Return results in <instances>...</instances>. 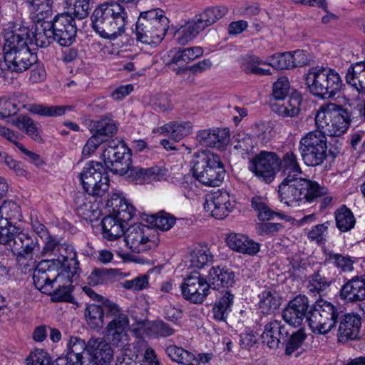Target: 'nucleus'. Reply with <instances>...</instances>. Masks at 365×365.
I'll use <instances>...</instances> for the list:
<instances>
[{"instance_id": "55", "label": "nucleus", "mask_w": 365, "mask_h": 365, "mask_svg": "<svg viewBox=\"0 0 365 365\" xmlns=\"http://www.w3.org/2000/svg\"><path fill=\"white\" fill-rule=\"evenodd\" d=\"M290 89L289 79L286 76L279 77L272 86V95L279 101H283L287 96Z\"/></svg>"}, {"instance_id": "42", "label": "nucleus", "mask_w": 365, "mask_h": 365, "mask_svg": "<svg viewBox=\"0 0 365 365\" xmlns=\"http://www.w3.org/2000/svg\"><path fill=\"white\" fill-rule=\"evenodd\" d=\"M92 130L95 135L106 143L108 138L116 133L118 127L115 120L111 118H105L100 120L94 121Z\"/></svg>"}, {"instance_id": "58", "label": "nucleus", "mask_w": 365, "mask_h": 365, "mask_svg": "<svg viewBox=\"0 0 365 365\" xmlns=\"http://www.w3.org/2000/svg\"><path fill=\"white\" fill-rule=\"evenodd\" d=\"M27 365H52L51 358L43 349H36L26 359Z\"/></svg>"}, {"instance_id": "37", "label": "nucleus", "mask_w": 365, "mask_h": 365, "mask_svg": "<svg viewBox=\"0 0 365 365\" xmlns=\"http://www.w3.org/2000/svg\"><path fill=\"white\" fill-rule=\"evenodd\" d=\"M66 255H60L57 258L51 259L53 264L67 274L66 277L72 278L80 270L79 263L76 259V252H66Z\"/></svg>"}, {"instance_id": "24", "label": "nucleus", "mask_w": 365, "mask_h": 365, "mask_svg": "<svg viewBox=\"0 0 365 365\" xmlns=\"http://www.w3.org/2000/svg\"><path fill=\"white\" fill-rule=\"evenodd\" d=\"M29 34L26 28H23L16 31H9L5 34L4 43L3 46L4 57L6 54L11 52H19L23 48L24 49H30L28 46V40Z\"/></svg>"}, {"instance_id": "45", "label": "nucleus", "mask_w": 365, "mask_h": 365, "mask_svg": "<svg viewBox=\"0 0 365 365\" xmlns=\"http://www.w3.org/2000/svg\"><path fill=\"white\" fill-rule=\"evenodd\" d=\"M93 0H66V5L68 14L79 19L88 15Z\"/></svg>"}, {"instance_id": "29", "label": "nucleus", "mask_w": 365, "mask_h": 365, "mask_svg": "<svg viewBox=\"0 0 365 365\" xmlns=\"http://www.w3.org/2000/svg\"><path fill=\"white\" fill-rule=\"evenodd\" d=\"M125 224L113 214L105 217L102 220L104 237L110 241L120 238L125 233Z\"/></svg>"}, {"instance_id": "17", "label": "nucleus", "mask_w": 365, "mask_h": 365, "mask_svg": "<svg viewBox=\"0 0 365 365\" xmlns=\"http://www.w3.org/2000/svg\"><path fill=\"white\" fill-rule=\"evenodd\" d=\"M289 332L282 321L273 320L264 326L261 335L262 343L269 348L276 350L280 344H284Z\"/></svg>"}, {"instance_id": "39", "label": "nucleus", "mask_w": 365, "mask_h": 365, "mask_svg": "<svg viewBox=\"0 0 365 365\" xmlns=\"http://www.w3.org/2000/svg\"><path fill=\"white\" fill-rule=\"evenodd\" d=\"M72 282L70 277H65L60 282L56 283L57 287L54 286V288L49 294L52 302H71L73 297L71 295L72 292Z\"/></svg>"}, {"instance_id": "62", "label": "nucleus", "mask_w": 365, "mask_h": 365, "mask_svg": "<svg viewBox=\"0 0 365 365\" xmlns=\"http://www.w3.org/2000/svg\"><path fill=\"white\" fill-rule=\"evenodd\" d=\"M185 53L183 49L179 50L172 56L170 61L167 63V66L173 71H175L177 73H179L188 63L187 59L184 57Z\"/></svg>"}, {"instance_id": "44", "label": "nucleus", "mask_w": 365, "mask_h": 365, "mask_svg": "<svg viewBox=\"0 0 365 365\" xmlns=\"http://www.w3.org/2000/svg\"><path fill=\"white\" fill-rule=\"evenodd\" d=\"M335 220L336 227L341 232L350 230L355 225V218L352 212L344 205L336 210Z\"/></svg>"}, {"instance_id": "30", "label": "nucleus", "mask_w": 365, "mask_h": 365, "mask_svg": "<svg viewBox=\"0 0 365 365\" xmlns=\"http://www.w3.org/2000/svg\"><path fill=\"white\" fill-rule=\"evenodd\" d=\"M279 170L284 178H302V169L297 161V155L293 152L285 153L279 159Z\"/></svg>"}, {"instance_id": "59", "label": "nucleus", "mask_w": 365, "mask_h": 365, "mask_svg": "<svg viewBox=\"0 0 365 365\" xmlns=\"http://www.w3.org/2000/svg\"><path fill=\"white\" fill-rule=\"evenodd\" d=\"M20 207L13 201H6L0 207V217H6L11 220L20 217Z\"/></svg>"}, {"instance_id": "5", "label": "nucleus", "mask_w": 365, "mask_h": 365, "mask_svg": "<svg viewBox=\"0 0 365 365\" xmlns=\"http://www.w3.org/2000/svg\"><path fill=\"white\" fill-rule=\"evenodd\" d=\"M191 164L195 178L204 185L217 187L224 179L225 170L217 154L210 152L197 153Z\"/></svg>"}, {"instance_id": "57", "label": "nucleus", "mask_w": 365, "mask_h": 365, "mask_svg": "<svg viewBox=\"0 0 365 365\" xmlns=\"http://www.w3.org/2000/svg\"><path fill=\"white\" fill-rule=\"evenodd\" d=\"M252 205L257 211V215L261 220H269L277 215L267 206L264 200L260 197H254Z\"/></svg>"}, {"instance_id": "35", "label": "nucleus", "mask_w": 365, "mask_h": 365, "mask_svg": "<svg viewBox=\"0 0 365 365\" xmlns=\"http://www.w3.org/2000/svg\"><path fill=\"white\" fill-rule=\"evenodd\" d=\"M74 202L78 215L89 220H96L98 217L101 211L95 204L91 203L84 193L76 194Z\"/></svg>"}, {"instance_id": "4", "label": "nucleus", "mask_w": 365, "mask_h": 365, "mask_svg": "<svg viewBox=\"0 0 365 365\" xmlns=\"http://www.w3.org/2000/svg\"><path fill=\"white\" fill-rule=\"evenodd\" d=\"M169 28V20L160 9L141 12L136 22L138 41L145 44L159 43Z\"/></svg>"}, {"instance_id": "2", "label": "nucleus", "mask_w": 365, "mask_h": 365, "mask_svg": "<svg viewBox=\"0 0 365 365\" xmlns=\"http://www.w3.org/2000/svg\"><path fill=\"white\" fill-rule=\"evenodd\" d=\"M280 201L292 206L305 200L312 202L327 193V189L304 178H284L278 187Z\"/></svg>"}, {"instance_id": "18", "label": "nucleus", "mask_w": 365, "mask_h": 365, "mask_svg": "<svg viewBox=\"0 0 365 365\" xmlns=\"http://www.w3.org/2000/svg\"><path fill=\"white\" fill-rule=\"evenodd\" d=\"M340 297L348 303L365 300V274L356 275L347 280L340 289Z\"/></svg>"}, {"instance_id": "27", "label": "nucleus", "mask_w": 365, "mask_h": 365, "mask_svg": "<svg viewBox=\"0 0 365 365\" xmlns=\"http://www.w3.org/2000/svg\"><path fill=\"white\" fill-rule=\"evenodd\" d=\"M115 304L110 300H106L101 304H89L85 312L86 319L89 326L93 329L103 327L104 319H106L107 306Z\"/></svg>"}, {"instance_id": "20", "label": "nucleus", "mask_w": 365, "mask_h": 365, "mask_svg": "<svg viewBox=\"0 0 365 365\" xmlns=\"http://www.w3.org/2000/svg\"><path fill=\"white\" fill-rule=\"evenodd\" d=\"M229 130L227 128H212L200 130L196 140L202 146L221 148L228 143Z\"/></svg>"}, {"instance_id": "61", "label": "nucleus", "mask_w": 365, "mask_h": 365, "mask_svg": "<svg viewBox=\"0 0 365 365\" xmlns=\"http://www.w3.org/2000/svg\"><path fill=\"white\" fill-rule=\"evenodd\" d=\"M0 160L19 176H25L26 170L21 162L14 160L11 156L0 152Z\"/></svg>"}, {"instance_id": "34", "label": "nucleus", "mask_w": 365, "mask_h": 365, "mask_svg": "<svg viewBox=\"0 0 365 365\" xmlns=\"http://www.w3.org/2000/svg\"><path fill=\"white\" fill-rule=\"evenodd\" d=\"M228 247L232 251H259V244L242 234L231 233L226 238Z\"/></svg>"}, {"instance_id": "53", "label": "nucleus", "mask_w": 365, "mask_h": 365, "mask_svg": "<svg viewBox=\"0 0 365 365\" xmlns=\"http://www.w3.org/2000/svg\"><path fill=\"white\" fill-rule=\"evenodd\" d=\"M68 108L63 106H45L43 105H31L30 111L43 116H58L63 115Z\"/></svg>"}, {"instance_id": "64", "label": "nucleus", "mask_w": 365, "mask_h": 365, "mask_svg": "<svg viewBox=\"0 0 365 365\" xmlns=\"http://www.w3.org/2000/svg\"><path fill=\"white\" fill-rule=\"evenodd\" d=\"M122 284L126 289L140 291L148 287V279L147 276L142 275L131 280H126Z\"/></svg>"}, {"instance_id": "11", "label": "nucleus", "mask_w": 365, "mask_h": 365, "mask_svg": "<svg viewBox=\"0 0 365 365\" xmlns=\"http://www.w3.org/2000/svg\"><path fill=\"white\" fill-rule=\"evenodd\" d=\"M106 168L113 173L124 175L130 167V153L125 144L118 140L108 141L102 154Z\"/></svg>"}, {"instance_id": "6", "label": "nucleus", "mask_w": 365, "mask_h": 365, "mask_svg": "<svg viewBox=\"0 0 365 365\" xmlns=\"http://www.w3.org/2000/svg\"><path fill=\"white\" fill-rule=\"evenodd\" d=\"M318 131L326 135L339 137L344 134L350 123L348 111L335 103L322 106L315 115Z\"/></svg>"}, {"instance_id": "56", "label": "nucleus", "mask_w": 365, "mask_h": 365, "mask_svg": "<svg viewBox=\"0 0 365 365\" xmlns=\"http://www.w3.org/2000/svg\"><path fill=\"white\" fill-rule=\"evenodd\" d=\"M113 271L104 268L94 269L87 278L88 284L91 286H97L108 283L110 277V272Z\"/></svg>"}, {"instance_id": "7", "label": "nucleus", "mask_w": 365, "mask_h": 365, "mask_svg": "<svg viewBox=\"0 0 365 365\" xmlns=\"http://www.w3.org/2000/svg\"><path fill=\"white\" fill-rule=\"evenodd\" d=\"M307 322L314 332L325 334L335 327L342 312L324 299L317 300L309 311Z\"/></svg>"}, {"instance_id": "32", "label": "nucleus", "mask_w": 365, "mask_h": 365, "mask_svg": "<svg viewBox=\"0 0 365 365\" xmlns=\"http://www.w3.org/2000/svg\"><path fill=\"white\" fill-rule=\"evenodd\" d=\"M128 178H133V180L138 183L149 182L152 180H159L165 175L164 170L158 168H142L139 167H130Z\"/></svg>"}, {"instance_id": "47", "label": "nucleus", "mask_w": 365, "mask_h": 365, "mask_svg": "<svg viewBox=\"0 0 365 365\" xmlns=\"http://www.w3.org/2000/svg\"><path fill=\"white\" fill-rule=\"evenodd\" d=\"M68 351L66 354L67 357H69L70 361L72 359L76 361H83V354L86 350L88 352V341L85 342L84 340L77 336H72L68 344Z\"/></svg>"}, {"instance_id": "41", "label": "nucleus", "mask_w": 365, "mask_h": 365, "mask_svg": "<svg viewBox=\"0 0 365 365\" xmlns=\"http://www.w3.org/2000/svg\"><path fill=\"white\" fill-rule=\"evenodd\" d=\"M150 231L148 226L135 225L130 226L125 232V242L129 249H137L145 242V234Z\"/></svg>"}, {"instance_id": "43", "label": "nucleus", "mask_w": 365, "mask_h": 365, "mask_svg": "<svg viewBox=\"0 0 365 365\" xmlns=\"http://www.w3.org/2000/svg\"><path fill=\"white\" fill-rule=\"evenodd\" d=\"M159 131L161 133H169L173 140L179 141L192 133V124L190 121L182 123H170L160 128Z\"/></svg>"}, {"instance_id": "48", "label": "nucleus", "mask_w": 365, "mask_h": 365, "mask_svg": "<svg viewBox=\"0 0 365 365\" xmlns=\"http://www.w3.org/2000/svg\"><path fill=\"white\" fill-rule=\"evenodd\" d=\"M165 351L172 361L182 365L192 364L194 360V354L182 347L170 345L166 348Z\"/></svg>"}, {"instance_id": "19", "label": "nucleus", "mask_w": 365, "mask_h": 365, "mask_svg": "<svg viewBox=\"0 0 365 365\" xmlns=\"http://www.w3.org/2000/svg\"><path fill=\"white\" fill-rule=\"evenodd\" d=\"M88 353L93 361L87 365H108L113 359V350L103 338L93 337L88 340Z\"/></svg>"}, {"instance_id": "33", "label": "nucleus", "mask_w": 365, "mask_h": 365, "mask_svg": "<svg viewBox=\"0 0 365 365\" xmlns=\"http://www.w3.org/2000/svg\"><path fill=\"white\" fill-rule=\"evenodd\" d=\"M302 97L298 94L292 95L286 101H279L272 106L274 112L283 117H294L299 114Z\"/></svg>"}, {"instance_id": "31", "label": "nucleus", "mask_w": 365, "mask_h": 365, "mask_svg": "<svg viewBox=\"0 0 365 365\" xmlns=\"http://www.w3.org/2000/svg\"><path fill=\"white\" fill-rule=\"evenodd\" d=\"M227 9L223 6L209 7L194 18L202 31L225 16Z\"/></svg>"}, {"instance_id": "22", "label": "nucleus", "mask_w": 365, "mask_h": 365, "mask_svg": "<svg viewBox=\"0 0 365 365\" xmlns=\"http://www.w3.org/2000/svg\"><path fill=\"white\" fill-rule=\"evenodd\" d=\"M45 264L40 262L35 268L33 274L34 283L38 290L44 294H50L54 285L64 278L63 274H57L53 279H51V271L46 269Z\"/></svg>"}, {"instance_id": "63", "label": "nucleus", "mask_w": 365, "mask_h": 365, "mask_svg": "<svg viewBox=\"0 0 365 365\" xmlns=\"http://www.w3.org/2000/svg\"><path fill=\"white\" fill-rule=\"evenodd\" d=\"M17 104L10 99H0V118H5L15 115L18 112Z\"/></svg>"}, {"instance_id": "52", "label": "nucleus", "mask_w": 365, "mask_h": 365, "mask_svg": "<svg viewBox=\"0 0 365 365\" xmlns=\"http://www.w3.org/2000/svg\"><path fill=\"white\" fill-rule=\"evenodd\" d=\"M306 334L302 330H298L287 336L285 341V354L290 356L296 351L304 343L306 339Z\"/></svg>"}, {"instance_id": "54", "label": "nucleus", "mask_w": 365, "mask_h": 365, "mask_svg": "<svg viewBox=\"0 0 365 365\" xmlns=\"http://www.w3.org/2000/svg\"><path fill=\"white\" fill-rule=\"evenodd\" d=\"M30 4L38 20L44 19L51 15V0H31Z\"/></svg>"}, {"instance_id": "10", "label": "nucleus", "mask_w": 365, "mask_h": 365, "mask_svg": "<svg viewBox=\"0 0 365 365\" xmlns=\"http://www.w3.org/2000/svg\"><path fill=\"white\" fill-rule=\"evenodd\" d=\"M80 178L83 189L89 195L102 196L108 189V175L101 163H87Z\"/></svg>"}, {"instance_id": "14", "label": "nucleus", "mask_w": 365, "mask_h": 365, "mask_svg": "<svg viewBox=\"0 0 365 365\" xmlns=\"http://www.w3.org/2000/svg\"><path fill=\"white\" fill-rule=\"evenodd\" d=\"M235 202L230 201L229 193L225 190H218L207 195L204 207L206 212L218 220H222L234 209Z\"/></svg>"}, {"instance_id": "40", "label": "nucleus", "mask_w": 365, "mask_h": 365, "mask_svg": "<svg viewBox=\"0 0 365 365\" xmlns=\"http://www.w3.org/2000/svg\"><path fill=\"white\" fill-rule=\"evenodd\" d=\"M259 307L264 314H270L277 310L282 302L279 294L274 290H264L259 296Z\"/></svg>"}, {"instance_id": "60", "label": "nucleus", "mask_w": 365, "mask_h": 365, "mask_svg": "<svg viewBox=\"0 0 365 365\" xmlns=\"http://www.w3.org/2000/svg\"><path fill=\"white\" fill-rule=\"evenodd\" d=\"M330 283L326 277L322 276L319 273H315L310 277L308 287L311 292H317L319 293L320 292L327 289Z\"/></svg>"}, {"instance_id": "8", "label": "nucleus", "mask_w": 365, "mask_h": 365, "mask_svg": "<svg viewBox=\"0 0 365 365\" xmlns=\"http://www.w3.org/2000/svg\"><path fill=\"white\" fill-rule=\"evenodd\" d=\"M299 150L306 165H321L327 156V138L318 130L309 132L301 139Z\"/></svg>"}, {"instance_id": "13", "label": "nucleus", "mask_w": 365, "mask_h": 365, "mask_svg": "<svg viewBox=\"0 0 365 365\" xmlns=\"http://www.w3.org/2000/svg\"><path fill=\"white\" fill-rule=\"evenodd\" d=\"M279 166V158L274 153L262 151L250 161L249 169L263 181L271 182Z\"/></svg>"}, {"instance_id": "1", "label": "nucleus", "mask_w": 365, "mask_h": 365, "mask_svg": "<svg viewBox=\"0 0 365 365\" xmlns=\"http://www.w3.org/2000/svg\"><path fill=\"white\" fill-rule=\"evenodd\" d=\"M94 30L104 38L115 39L125 31L128 14L125 8L114 1L98 6L91 16Z\"/></svg>"}, {"instance_id": "23", "label": "nucleus", "mask_w": 365, "mask_h": 365, "mask_svg": "<svg viewBox=\"0 0 365 365\" xmlns=\"http://www.w3.org/2000/svg\"><path fill=\"white\" fill-rule=\"evenodd\" d=\"M235 274L226 267H212L208 272V283L212 289L220 287L230 288L234 287L236 282Z\"/></svg>"}, {"instance_id": "15", "label": "nucleus", "mask_w": 365, "mask_h": 365, "mask_svg": "<svg viewBox=\"0 0 365 365\" xmlns=\"http://www.w3.org/2000/svg\"><path fill=\"white\" fill-rule=\"evenodd\" d=\"M55 41L61 46H68L75 40L77 29L74 19L68 13L56 16L51 23Z\"/></svg>"}, {"instance_id": "50", "label": "nucleus", "mask_w": 365, "mask_h": 365, "mask_svg": "<svg viewBox=\"0 0 365 365\" xmlns=\"http://www.w3.org/2000/svg\"><path fill=\"white\" fill-rule=\"evenodd\" d=\"M267 65L277 69H289L294 68L291 52L275 53L268 58Z\"/></svg>"}, {"instance_id": "16", "label": "nucleus", "mask_w": 365, "mask_h": 365, "mask_svg": "<svg viewBox=\"0 0 365 365\" xmlns=\"http://www.w3.org/2000/svg\"><path fill=\"white\" fill-rule=\"evenodd\" d=\"M310 308L308 298L299 294L289 302L283 310L282 317L289 325L298 327L304 319L307 321Z\"/></svg>"}, {"instance_id": "21", "label": "nucleus", "mask_w": 365, "mask_h": 365, "mask_svg": "<svg viewBox=\"0 0 365 365\" xmlns=\"http://www.w3.org/2000/svg\"><path fill=\"white\" fill-rule=\"evenodd\" d=\"M5 63L9 70L18 73L23 72L31 67L36 61V56L31 49H23L19 52L6 54Z\"/></svg>"}, {"instance_id": "12", "label": "nucleus", "mask_w": 365, "mask_h": 365, "mask_svg": "<svg viewBox=\"0 0 365 365\" xmlns=\"http://www.w3.org/2000/svg\"><path fill=\"white\" fill-rule=\"evenodd\" d=\"M211 284L198 272H192L180 285L182 297L192 304H202L210 294Z\"/></svg>"}, {"instance_id": "36", "label": "nucleus", "mask_w": 365, "mask_h": 365, "mask_svg": "<svg viewBox=\"0 0 365 365\" xmlns=\"http://www.w3.org/2000/svg\"><path fill=\"white\" fill-rule=\"evenodd\" d=\"M113 207V215L118 218V220L127 223L133 217L135 213L134 207L124 198L115 195L108 201Z\"/></svg>"}, {"instance_id": "46", "label": "nucleus", "mask_w": 365, "mask_h": 365, "mask_svg": "<svg viewBox=\"0 0 365 365\" xmlns=\"http://www.w3.org/2000/svg\"><path fill=\"white\" fill-rule=\"evenodd\" d=\"M145 220L153 227L161 230H168L175 223V218L165 212H160L155 215H146Z\"/></svg>"}, {"instance_id": "28", "label": "nucleus", "mask_w": 365, "mask_h": 365, "mask_svg": "<svg viewBox=\"0 0 365 365\" xmlns=\"http://www.w3.org/2000/svg\"><path fill=\"white\" fill-rule=\"evenodd\" d=\"M345 79L359 93H365V61L351 64L346 71Z\"/></svg>"}, {"instance_id": "38", "label": "nucleus", "mask_w": 365, "mask_h": 365, "mask_svg": "<svg viewBox=\"0 0 365 365\" xmlns=\"http://www.w3.org/2000/svg\"><path fill=\"white\" fill-rule=\"evenodd\" d=\"M35 43L37 46L47 47L53 41H55L51 23L50 21H38L31 32Z\"/></svg>"}, {"instance_id": "3", "label": "nucleus", "mask_w": 365, "mask_h": 365, "mask_svg": "<svg viewBox=\"0 0 365 365\" xmlns=\"http://www.w3.org/2000/svg\"><path fill=\"white\" fill-rule=\"evenodd\" d=\"M306 84L312 95L322 99L334 98L343 85L340 75L335 70L323 66L309 69Z\"/></svg>"}, {"instance_id": "49", "label": "nucleus", "mask_w": 365, "mask_h": 365, "mask_svg": "<svg viewBox=\"0 0 365 365\" xmlns=\"http://www.w3.org/2000/svg\"><path fill=\"white\" fill-rule=\"evenodd\" d=\"M12 125L21 130H24L26 133L34 140H38L41 137L38 135L36 125L34 121L26 115H21L16 119L12 120Z\"/></svg>"}, {"instance_id": "26", "label": "nucleus", "mask_w": 365, "mask_h": 365, "mask_svg": "<svg viewBox=\"0 0 365 365\" xmlns=\"http://www.w3.org/2000/svg\"><path fill=\"white\" fill-rule=\"evenodd\" d=\"M202 30L195 18L177 27L173 32V40L180 45H185L195 39Z\"/></svg>"}, {"instance_id": "51", "label": "nucleus", "mask_w": 365, "mask_h": 365, "mask_svg": "<svg viewBox=\"0 0 365 365\" xmlns=\"http://www.w3.org/2000/svg\"><path fill=\"white\" fill-rule=\"evenodd\" d=\"M267 65V61H263L257 56L249 57L244 65V71L247 73L267 76L272 75L270 69H264L259 67V65Z\"/></svg>"}, {"instance_id": "9", "label": "nucleus", "mask_w": 365, "mask_h": 365, "mask_svg": "<svg viewBox=\"0 0 365 365\" xmlns=\"http://www.w3.org/2000/svg\"><path fill=\"white\" fill-rule=\"evenodd\" d=\"M106 310L108 323L105 336L113 345L118 346L127 340L129 319L117 304L108 305Z\"/></svg>"}, {"instance_id": "25", "label": "nucleus", "mask_w": 365, "mask_h": 365, "mask_svg": "<svg viewBox=\"0 0 365 365\" xmlns=\"http://www.w3.org/2000/svg\"><path fill=\"white\" fill-rule=\"evenodd\" d=\"M341 318L338 330L339 341L356 339L359 333L361 317L355 314H341Z\"/></svg>"}]
</instances>
